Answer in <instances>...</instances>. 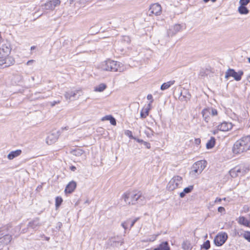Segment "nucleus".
Instances as JSON below:
<instances>
[{"label":"nucleus","mask_w":250,"mask_h":250,"mask_svg":"<svg viewBox=\"0 0 250 250\" xmlns=\"http://www.w3.org/2000/svg\"><path fill=\"white\" fill-rule=\"evenodd\" d=\"M209 109L210 110V114L212 116H215V115H217V111L216 109H213V108H211V109L209 108Z\"/></svg>","instance_id":"e433bc0d"},{"label":"nucleus","mask_w":250,"mask_h":250,"mask_svg":"<svg viewBox=\"0 0 250 250\" xmlns=\"http://www.w3.org/2000/svg\"><path fill=\"white\" fill-rule=\"evenodd\" d=\"M248 61L250 63V58H248Z\"/></svg>","instance_id":"4d7b16f0"},{"label":"nucleus","mask_w":250,"mask_h":250,"mask_svg":"<svg viewBox=\"0 0 250 250\" xmlns=\"http://www.w3.org/2000/svg\"><path fill=\"white\" fill-rule=\"evenodd\" d=\"M207 166L205 160H201L195 163L191 167L189 174L192 177H196L200 174Z\"/></svg>","instance_id":"20e7f679"},{"label":"nucleus","mask_w":250,"mask_h":250,"mask_svg":"<svg viewBox=\"0 0 250 250\" xmlns=\"http://www.w3.org/2000/svg\"><path fill=\"white\" fill-rule=\"evenodd\" d=\"M5 55L2 52L0 56V66L4 65L3 67H7L9 65V64L7 62V60L9 59V58H5Z\"/></svg>","instance_id":"aec40b11"},{"label":"nucleus","mask_w":250,"mask_h":250,"mask_svg":"<svg viewBox=\"0 0 250 250\" xmlns=\"http://www.w3.org/2000/svg\"><path fill=\"white\" fill-rule=\"evenodd\" d=\"M150 130V131H151V134L153 135V131H152L151 130H150V129H149Z\"/></svg>","instance_id":"5fc2aeb1"},{"label":"nucleus","mask_w":250,"mask_h":250,"mask_svg":"<svg viewBox=\"0 0 250 250\" xmlns=\"http://www.w3.org/2000/svg\"><path fill=\"white\" fill-rule=\"evenodd\" d=\"M250 148V136H247L242 137L234 143L232 152L234 154H239L247 151Z\"/></svg>","instance_id":"f257e3e1"},{"label":"nucleus","mask_w":250,"mask_h":250,"mask_svg":"<svg viewBox=\"0 0 250 250\" xmlns=\"http://www.w3.org/2000/svg\"><path fill=\"white\" fill-rule=\"evenodd\" d=\"M182 28V26L180 24H176L173 26H171L167 31V35L168 36H173L179 32Z\"/></svg>","instance_id":"ddd939ff"},{"label":"nucleus","mask_w":250,"mask_h":250,"mask_svg":"<svg viewBox=\"0 0 250 250\" xmlns=\"http://www.w3.org/2000/svg\"><path fill=\"white\" fill-rule=\"evenodd\" d=\"M110 118L109 121H110V123H111V124L113 125H116V120L115 119V118L114 117H113L112 116H111Z\"/></svg>","instance_id":"c9c22d12"},{"label":"nucleus","mask_w":250,"mask_h":250,"mask_svg":"<svg viewBox=\"0 0 250 250\" xmlns=\"http://www.w3.org/2000/svg\"><path fill=\"white\" fill-rule=\"evenodd\" d=\"M126 132H127L126 133V134L127 135H129V134L131 133V131H130L129 130H127Z\"/></svg>","instance_id":"3c124183"},{"label":"nucleus","mask_w":250,"mask_h":250,"mask_svg":"<svg viewBox=\"0 0 250 250\" xmlns=\"http://www.w3.org/2000/svg\"><path fill=\"white\" fill-rule=\"evenodd\" d=\"M75 155H77L78 154H82L83 153L82 150L78 149L75 151Z\"/></svg>","instance_id":"c03bdc74"},{"label":"nucleus","mask_w":250,"mask_h":250,"mask_svg":"<svg viewBox=\"0 0 250 250\" xmlns=\"http://www.w3.org/2000/svg\"><path fill=\"white\" fill-rule=\"evenodd\" d=\"M222 201V199L221 198H217L214 201V203H218V202H221Z\"/></svg>","instance_id":"37998d69"},{"label":"nucleus","mask_w":250,"mask_h":250,"mask_svg":"<svg viewBox=\"0 0 250 250\" xmlns=\"http://www.w3.org/2000/svg\"><path fill=\"white\" fill-rule=\"evenodd\" d=\"M154 250H170V248L167 242H163L157 248H155Z\"/></svg>","instance_id":"412c9836"},{"label":"nucleus","mask_w":250,"mask_h":250,"mask_svg":"<svg viewBox=\"0 0 250 250\" xmlns=\"http://www.w3.org/2000/svg\"><path fill=\"white\" fill-rule=\"evenodd\" d=\"M76 168L74 166H72L70 167V169L72 171H75L76 170Z\"/></svg>","instance_id":"09e8293b"},{"label":"nucleus","mask_w":250,"mask_h":250,"mask_svg":"<svg viewBox=\"0 0 250 250\" xmlns=\"http://www.w3.org/2000/svg\"><path fill=\"white\" fill-rule=\"evenodd\" d=\"M202 248L205 250H208L210 248V242L209 240H207L201 247Z\"/></svg>","instance_id":"473e14b6"},{"label":"nucleus","mask_w":250,"mask_h":250,"mask_svg":"<svg viewBox=\"0 0 250 250\" xmlns=\"http://www.w3.org/2000/svg\"><path fill=\"white\" fill-rule=\"evenodd\" d=\"M238 223L240 224L250 228V221L243 216H241L239 218Z\"/></svg>","instance_id":"4be33fe9"},{"label":"nucleus","mask_w":250,"mask_h":250,"mask_svg":"<svg viewBox=\"0 0 250 250\" xmlns=\"http://www.w3.org/2000/svg\"><path fill=\"white\" fill-rule=\"evenodd\" d=\"M40 225L39 220L38 218H36L32 221L29 222L28 227L33 229H36Z\"/></svg>","instance_id":"6ab92c4d"},{"label":"nucleus","mask_w":250,"mask_h":250,"mask_svg":"<svg viewBox=\"0 0 250 250\" xmlns=\"http://www.w3.org/2000/svg\"><path fill=\"white\" fill-rule=\"evenodd\" d=\"M151 109V103H149L147 107L143 108L140 113L141 117L143 119L146 118L148 115L149 110Z\"/></svg>","instance_id":"a211bd4d"},{"label":"nucleus","mask_w":250,"mask_h":250,"mask_svg":"<svg viewBox=\"0 0 250 250\" xmlns=\"http://www.w3.org/2000/svg\"><path fill=\"white\" fill-rule=\"evenodd\" d=\"M225 209L224 207H220L218 208V211L219 212H223L225 211Z\"/></svg>","instance_id":"ea45409f"},{"label":"nucleus","mask_w":250,"mask_h":250,"mask_svg":"<svg viewBox=\"0 0 250 250\" xmlns=\"http://www.w3.org/2000/svg\"><path fill=\"white\" fill-rule=\"evenodd\" d=\"M232 127V125L231 123L223 122L219 124L217 128V130L221 131H228L231 129Z\"/></svg>","instance_id":"f8f14e48"},{"label":"nucleus","mask_w":250,"mask_h":250,"mask_svg":"<svg viewBox=\"0 0 250 250\" xmlns=\"http://www.w3.org/2000/svg\"><path fill=\"white\" fill-rule=\"evenodd\" d=\"M62 202V197L57 196L56 198V199H55V206L57 208L60 207V206L61 205Z\"/></svg>","instance_id":"c756f323"},{"label":"nucleus","mask_w":250,"mask_h":250,"mask_svg":"<svg viewBox=\"0 0 250 250\" xmlns=\"http://www.w3.org/2000/svg\"><path fill=\"white\" fill-rule=\"evenodd\" d=\"M136 141L139 143H144V141L143 140H141V139H136Z\"/></svg>","instance_id":"de8ad7c7"},{"label":"nucleus","mask_w":250,"mask_h":250,"mask_svg":"<svg viewBox=\"0 0 250 250\" xmlns=\"http://www.w3.org/2000/svg\"><path fill=\"white\" fill-rule=\"evenodd\" d=\"M193 188V187L192 186H190L187 188H185L183 191L180 193V197L183 198L185 196L186 193H188L192 191Z\"/></svg>","instance_id":"a878e982"},{"label":"nucleus","mask_w":250,"mask_h":250,"mask_svg":"<svg viewBox=\"0 0 250 250\" xmlns=\"http://www.w3.org/2000/svg\"><path fill=\"white\" fill-rule=\"evenodd\" d=\"M244 237L246 239H247L249 241H250V232H245L244 234Z\"/></svg>","instance_id":"f704fd0d"},{"label":"nucleus","mask_w":250,"mask_h":250,"mask_svg":"<svg viewBox=\"0 0 250 250\" xmlns=\"http://www.w3.org/2000/svg\"><path fill=\"white\" fill-rule=\"evenodd\" d=\"M59 133L58 131H52L49 133L46 139V143L51 145L55 143L59 138Z\"/></svg>","instance_id":"9d476101"},{"label":"nucleus","mask_w":250,"mask_h":250,"mask_svg":"<svg viewBox=\"0 0 250 250\" xmlns=\"http://www.w3.org/2000/svg\"><path fill=\"white\" fill-rule=\"evenodd\" d=\"M50 2L51 3L52 6L53 7V10L55 8L56 6H58L61 3V1L60 0H49Z\"/></svg>","instance_id":"7c9ffc66"},{"label":"nucleus","mask_w":250,"mask_h":250,"mask_svg":"<svg viewBox=\"0 0 250 250\" xmlns=\"http://www.w3.org/2000/svg\"><path fill=\"white\" fill-rule=\"evenodd\" d=\"M82 90L81 88L76 89L75 90H71L65 92L64 96L66 101L70 102L71 100V98H74L78 94L82 93Z\"/></svg>","instance_id":"9b49d317"},{"label":"nucleus","mask_w":250,"mask_h":250,"mask_svg":"<svg viewBox=\"0 0 250 250\" xmlns=\"http://www.w3.org/2000/svg\"><path fill=\"white\" fill-rule=\"evenodd\" d=\"M223 200H226V198H224L223 199Z\"/></svg>","instance_id":"bf43d9fd"},{"label":"nucleus","mask_w":250,"mask_h":250,"mask_svg":"<svg viewBox=\"0 0 250 250\" xmlns=\"http://www.w3.org/2000/svg\"><path fill=\"white\" fill-rule=\"evenodd\" d=\"M122 198L125 204L128 205H134L136 203H140L145 199L140 191L126 192L124 194Z\"/></svg>","instance_id":"7ed1b4c3"},{"label":"nucleus","mask_w":250,"mask_h":250,"mask_svg":"<svg viewBox=\"0 0 250 250\" xmlns=\"http://www.w3.org/2000/svg\"><path fill=\"white\" fill-rule=\"evenodd\" d=\"M21 150L17 149L15 151H12L7 155V158L11 160L14 158L20 156L21 154Z\"/></svg>","instance_id":"f3484780"},{"label":"nucleus","mask_w":250,"mask_h":250,"mask_svg":"<svg viewBox=\"0 0 250 250\" xmlns=\"http://www.w3.org/2000/svg\"><path fill=\"white\" fill-rule=\"evenodd\" d=\"M34 48H35V46H31V50L34 49Z\"/></svg>","instance_id":"603ef678"},{"label":"nucleus","mask_w":250,"mask_h":250,"mask_svg":"<svg viewBox=\"0 0 250 250\" xmlns=\"http://www.w3.org/2000/svg\"><path fill=\"white\" fill-rule=\"evenodd\" d=\"M182 248L185 250H188L190 248V243L188 241H184L182 244Z\"/></svg>","instance_id":"2f4dec72"},{"label":"nucleus","mask_w":250,"mask_h":250,"mask_svg":"<svg viewBox=\"0 0 250 250\" xmlns=\"http://www.w3.org/2000/svg\"><path fill=\"white\" fill-rule=\"evenodd\" d=\"M248 171V169L244 166H237L229 171L230 176L235 178L237 176H242Z\"/></svg>","instance_id":"423d86ee"},{"label":"nucleus","mask_w":250,"mask_h":250,"mask_svg":"<svg viewBox=\"0 0 250 250\" xmlns=\"http://www.w3.org/2000/svg\"><path fill=\"white\" fill-rule=\"evenodd\" d=\"M215 141L214 138H211L206 144L208 149L212 148L215 145Z\"/></svg>","instance_id":"cd10ccee"},{"label":"nucleus","mask_w":250,"mask_h":250,"mask_svg":"<svg viewBox=\"0 0 250 250\" xmlns=\"http://www.w3.org/2000/svg\"><path fill=\"white\" fill-rule=\"evenodd\" d=\"M100 68L104 71L123 72L124 67L120 62L111 60H106L101 63Z\"/></svg>","instance_id":"f03ea898"},{"label":"nucleus","mask_w":250,"mask_h":250,"mask_svg":"<svg viewBox=\"0 0 250 250\" xmlns=\"http://www.w3.org/2000/svg\"><path fill=\"white\" fill-rule=\"evenodd\" d=\"M238 11L241 14L246 15L249 13V10L245 6L240 5L238 8Z\"/></svg>","instance_id":"bb28decb"},{"label":"nucleus","mask_w":250,"mask_h":250,"mask_svg":"<svg viewBox=\"0 0 250 250\" xmlns=\"http://www.w3.org/2000/svg\"><path fill=\"white\" fill-rule=\"evenodd\" d=\"M139 218H136L133 220H131L130 219H127L125 221H124L122 223L121 226L122 227L126 230L128 228L130 229L134 225V224L138 220Z\"/></svg>","instance_id":"4468645a"},{"label":"nucleus","mask_w":250,"mask_h":250,"mask_svg":"<svg viewBox=\"0 0 250 250\" xmlns=\"http://www.w3.org/2000/svg\"><path fill=\"white\" fill-rule=\"evenodd\" d=\"M243 75V72L240 70L238 72H236L233 69H229L225 73V78L229 79V77H233L236 81L241 80L242 76Z\"/></svg>","instance_id":"0eeeda50"},{"label":"nucleus","mask_w":250,"mask_h":250,"mask_svg":"<svg viewBox=\"0 0 250 250\" xmlns=\"http://www.w3.org/2000/svg\"><path fill=\"white\" fill-rule=\"evenodd\" d=\"M61 102L60 101H54L50 103V105L51 106H54L56 104H59Z\"/></svg>","instance_id":"58836bf2"},{"label":"nucleus","mask_w":250,"mask_h":250,"mask_svg":"<svg viewBox=\"0 0 250 250\" xmlns=\"http://www.w3.org/2000/svg\"><path fill=\"white\" fill-rule=\"evenodd\" d=\"M203 117L206 122H208L209 115L210 114V110L209 108L204 109L202 111Z\"/></svg>","instance_id":"5701e85b"},{"label":"nucleus","mask_w":250,"mask_h":250,"mask_svg":"<svg viewBox=\"0 0 250 250\" xmlns=\"http://www.w3.org/2000/svg\"><path fill=\"white\" fill-rule=\"evenodd\" d=\"M136 104L137 105V106L138 108H139V104H138V103H137V104Z\"/></svg>","instance_id":"6e6d98bb"},{"label":"nucleus","mask_w":250,"mask_h":250,"mask_svg":"<svg viewBox=\"0 0 250 250\" xmlns=\"http://www.w3.org/2000/svg\"><path fill=\"white\" fill-rule=\"evenodd\" d=\"M105 84L102 83L94 87V91L101 92L104 91L106 88Z\"/></svg>","instance_id":"b1692460"},{"label":"nucleus","mask_w":250,"mask_h":250,"mask_svg":"<svg viewBox=\"0 0 250 250\" xmlns=\"http://www.w3.org/2000/svg\"><path fill=\"white\" fill-rule=\"evenodd\" d=\"M4 53V49L2 48V49H0V56H1V54L2 53Z\"/></svg>","instance_id":"8fccbe9b"},{"label":"nucleus","mask_w":250,"mask_h":250,"mask_svg":"<svg viewBox=\"0 0 250 250\" xmlns=\"http://www.w3.org/2000/svg\"><path fill=\"white\" fill-rule=\"evenodd\" d=\"M183 183L182 177L176 175L173 176L169 181L167 188L169 191H173L174 189L181 187Z\"/></svg>","instance_id":"39448f33"},{"label":"nucleus","mask_w":250,"mask_h":250,"mask_svg":"<svg viewBox=\"0 0 250 250\" xmlns=\"http://www.w3.org/2000/svg\"><path fill=\"white\" fill-rule=\"evenodd\" d=\"M76 187V183L73 181L69 183V184L66 186L65 188V192L66 193H72Z\"/></svg>","instance_id":"2eb2a0df"},{"label":"nucleus","mask_w":250,"mask_h":250,"mask_svg":"<svg viewBox=\"0 0 250 250\" xmlns=\"http://www.w3.org/2000/svg\"><path fill=\"white\" fill-rule=\"evenodd\" d=\"M112 116L111 115H107V116H105L102 119V121H104V120H108L109 121L110 120V117H111Z\"/></svg>","instance_id":"4c0bfd02"},{"label":"nucleus","mask_w":250,"mask_h":250,"mask_svg":"<svg viewBox=\"0 0 250 250\" xmlns=\"http://www.w3.org/2000/svg\"><path fill=\"white\" fill-rule=\"evenodd\" d=\"M146 134H149V133H147V132H146Z\"/></svg>","instance_id":"13d9d810"},{"label":"nucleus","mask_w":250,"mask_h":250,"mask_svg":"<svg viewBox=\"0 0 250 250\" xmlns=\"http://www.w3.org/2000/svg\"><path fill=\"white\" fill-rule=\"evenodd\" d=\"M195 142L196 144H199L200 143V140L199 139H195Z\"/></svg>","instance_id":"49530a36"},{"label":"nucleus","mask_w":250,"mask_h":250,"mask_svg":"<svg viewBox=\"0 0 250 250\" xmlns=\"http://www.w3.org/2000/svg\"><path fill=\"white\" fill-rule=\"evenodd\" d=\"M250 0H240L239 3L240 5L246 6L250 2Z\"/></svg>","instance_id":"72a5a7b5"},{"label":"nucleus","mask_w":250,"mask_h":250,"mask_svg":"<svg viewBox=\"0 0 250 250\" xmlns=\"http://www.w3.org/2000/svg\"><path fill=\"white\" fill-rule=\"evenodd\" d=\"M148 12L149 16H152V15L158 16L160 15L162 12L161 5L158 3H154L151 5Z\"/></svg>","instance_id":"1a4fd4ad"},{"label":"nucleus","mask_w":250,"mask_h":250,"mask_svg":"<svg viewBox=\"0 0 250 250\" xmlns=\"http://www.w3.org/2000/svg\"><path fill=\"white\" fill-rule=\"evenodd\" d=\"M228 238L226 233H220L214 239V243L217 246H221L225 243Z\"/></svg>","instance_id":"6e6552de"},{"label":"nucleus","mask_w":250,"mask_h":250,"mask_svg":"<svg viewBox=\"0 0 250 250\" xmlns=\"http://www.w3.org/2000/svg\"><path fill=\"white\" fill-rule=\"evenodd\" d=\"M175 83V81H170L167 83H164L161 86L162 90H165L170 87V86Z\"/></svg>","instance_id":"393cba45"},{"label":"nucleus","mask_w":250,"mask_h":250,"mask_svg":"<svg viewBox=\"0 0 250 250\" xmlns=\"http://www.w3.org/2000/svg\"><path fill=\"white\" fill-rule=\"evenodd\" d=\"M6 49H7V52L10 51L9 49L8 48H6Z\"/></svg>","instance_id":"864d4df0"},{"label":"nucleus","mask_w":250,"mask_h":250,"mask_svg":"<svg viewBox=\"0 0 250 250\" xmlns=\"http://www.w3.org/2000/svg\"><path fill=\"white\" fill-rule=\"evenodd\" d=\"M12 240V236L10 235H4L0 237V246L2 245H7Z\"/></svg>","instance_id":"dca6fc26"},{"label":"nucleus","mask_w":250,"mask_h":250,"mask_svg":"<svg viewBox=\"0 0 250 250\" xmlns=\"http://www.w3.org/2000/svg\"><path fill=\"white\" fill-rule=\"evenodd\" d=\"M42 8L44 10H53V7L50 0L47 1L45 4L42 5Z\"/></svg>","instance_id":"c85d7f7f"},{"label":"nucleus","mask_w":250,"mask_h":250,"mask_svg":"<svg viewBox=\"0 0 250 250\" xmlns=\"http://www.w3.org/2000/svg\"><path fill=\"white\" fill-rule=\"evenodd\" d=\"M144 146H145L147 148H149L150 147V145L149 143L144 141L143 143Z\"/></svg>","instance_id":"a19ab883"},{"label":"nucleus","mask_w":250,"mask_h":250,"mask_svg":"<svg viewBox=\"0 0 250 250\" xmlns=\"http://www.w3.org/2000/svg\"><path fill=\"white\" fill-rule=\"evenodd\" d=\"M147 99L148 100H151V101L150 103L152 102V96L151 94H149L147 96Z\"/></svg>","instance_id":"79ce46f5"},{"label":"nucleus","mask_w":250,"mask_h":250,"mask_svg":"<svg viewBox=\"0 0 250 250\" xmlns=\"http://www.w3.org/2000/svg\"><path fill=\"white\" fill-rule=\"evenodd\" d=\"M34 62V60H29L27 62H26V64L27 65H30V64H31L32 62Z\"/></svg>","instance_id":"a18cd8bd"}]
</instances>
